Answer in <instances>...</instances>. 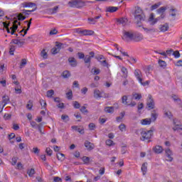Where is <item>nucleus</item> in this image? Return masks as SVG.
<instances>
[{
  "mask_svg": "<svg viewBox=\"0 0 182 182\" xmlns=\"http://www.w3.org/2000/svg\"><path fill=\"white\" fill-rule=\"evenodd\" d=\"M170 27L168 26V23H166L164 25H160L159 26V30L161 31V32H167V31H168V28Z\"/></svg>",
  "mask_w": 182,
  "mask_h": 182,
  "instance_id": "dca6fc26",
  "label": "nucleus"
},
{
  "mask_svg": "<svg viewBox=\"0 0 182 182\" xmlns=\"http://www.w3.org/2000/svg\"><path fill=\"white\" fill-rule=\"evenodd\" d=\"M88 127L90 130H95V129L96 128V125L95 124V123H90Z\"/></svg>",
  "mask_w": 182,
  "mask_h": 182,
  "instance_id": "0e129e2a",
  "label": "nucleus"
},
{
  "mask_svg": "<svg viewBox=\"0 0 182 182\" xmlns=\"http://www.w3.org/2000/svg\"><path fill=\"white\" fill-rule=\"evenodd\" d=\"M146 106L148 107V110H151L152 109H154V100H153V97L151 95H149Z\"/></svg>",
  "mask_w": 182,
  "mask_h": 182,
  "instance_id": "423d86ee",
  "label": "nucleus"
},
{
  "mask_svg": "<svg viewBox=\"0 0 182 182\" xmlns=\"http://www.w3.org/2000/svg\"><path fill=\"white\" fill-rule=\"evenodd\" d=\"M78 33H80L81 35H83L84 36H91L95 33V31L92 30H82L77 31Z\"/></svg>",
  "mask_w": 182,
  "mask_h": 182,
  "instance_id": "1a4fd4ad",
  "label": "nucleus"
},
{
  "mask_svg": "<svg viewBox=\"0 0 182 182\" xmlns=\"http://www.w3.org/2000/svg\"><path fill=\"white\" fill-rule=\"evenodd\" d=\"M133 99L135 100H140V99H141V95L135 93L133 95Z\"/></svg>",
  "mask_w": 182,
  "mask_h": 182,
  "instance_id": "a18cd8bd",
  "label": "nucleus"
},
{
  "mask_svg": "<svg viewBox=\"0 0 182 182\" xmlns=\"http://www.w3.org/2000/svg\"><path fill=\"white\" fill-rule=\"evenodd\" d=\"M55 95V91L53 90H50L47 92V97H52Z\"/></svg>",
  "mask_w": 182,
  "mask_h": 182,
  "instance_id": "09e8293b",
  "label": "nucleus"
},
{
  "mask_svg": "<svg viewBox=\"0 0 182 182\" xmlns=\"http://www.w3.org/2000/svg\"><path fill=\"white\" fill-rule=\"evenodd\" d=\"M18 25H21V22H18V20H14L13 21V26L10 28V29L13 31H17Z\"/></svg>",
  "mask_w": 182,
  "mask_h": 182,
  "instance_id": "a211bd4d",
  "label": "nucleus"
},
{
  "mask_svg": "<svg viewBox=\"0 0 182 182\" xmlns=\"http://www.w3.org/2000/svg\"><path fill=\"white\" fill-rule=\"evenodd\" d=\"M153 70V66L151 65H147L145 67V72L146 73H150Z\"/></svg>",
  "mask_w": 182,
  "mask_h": 182,
  "instance_id": "c03bdc74",
  "label": "nucleus"
},
{
  "mask_svg": "<svg viewBox=\"0 0 182 182\" xmlns=\"http://www.w3.org/2000/svg\"><path fill=\"white\" fill-rule=\"evenodd\" d=\"M66 96H67V99H68V100H72V99L73 97V92H72V90H70L68 92H67Z\"/></svg>",
  "mask_w": 182,
  "mask_h": 182,
  "instance_id": "e433bc0d",
  "label": "nucleus"
},
{
  "mask_svg": "<svg viewBox=\"0 0 182 182\" xmlns=\"http://www.w3.org/2000/svg\"><path fill=\"white\" fill-rule=\"evenodd\" d=\"M157 117H159V113H157V109H154L151 114V122H154L157 120Z\"/></svg>",
  "mask_w": 182,
  "mask_h": 182,
  "instance_id": "2eb2a0df",
  "label": "nucleus"
},
{
  "mask_svg": "<svg viewBox=\"0 0 182 182\" xmlns=\"http://www.w3.org/2000/svg\"><path fill=\"white\" fill-rule=\"evenodd\" d=\"M143 39H144L143 34L140 33H134V37L132 39L134 42H140L141 41H143Z\"/></svg>",
  "mask_w": 182,
  "mask_h": 182,
  "instance_id": "0eeeda50",
  "label": "nucleus"
},
{
  "mask_svg": "<svg viewBox=\"0 0 182 182\" xmlns=\"http://www.w3.org/2000/svg\"><path fill=\"white\" fill-rule=\"evenodd\" d=\"M166 10H167V7L162 6L157 10V12L158 14H164V12H166Z\"/></svg>",
  "mask_w": 182,
  "mask_h": 182,
  "instance_id": "ea45409f",
  "label": "nucleus"
},
{
  "mask_svg": "<svg viewBox=\"0 0 182 182\" xmlns=\"http://www.w3.org/2000/svg\"><path fill=\"white\" fill-rule=\"evenodd\" d=\"M107 146H114V143L113 142V141L112 139H107L106 141H105Z\"/></svg>",
  "mask_w": 182,
  "mask_h": 182,
  "instance_id": "6e6d98bb",
  "label": "nucleus"
},
{
  "mask_svg": "<svg viewBox=\"0 0 182 182\" xmlns=\"http://www.w3.org/2000/svg\"><path fill=\"white\" fill-rule=\"evenodd\" d=\"M134 18L137 21L136 25L138 26H141L140 23L142 21H145L146 16L144 15V13L143 12V10L141 9L140 7H137L134 12Z\"/></svg>",
  "mask_w": 182,
  "mask_h": 182,
  "instance_id": "f03ea898",
  "label": "nucleus"
},
{
  "mask_svg": "<svg viewBox=\"0 0 182 182\" xmlns=\"http://www.w3.org/2000/svg\"><path fill=\"white\" fill-rule=\"evenodd\" d=\"M105 113H114V107H105Z\"/></svg>",
  "mask_w": 182,
  "mask_h": 182,
  "instance_id": "412c9836",
  "label": "nucleus"
},
{
  "mask_svg": "<svg viewBox=\"0 0 182 182\" xmlns=\"http://www.w3.org/2000/svg\"><path fill=\"white\" fill-rule=\"evenodd\" d=\"M160 5H161V4H160V3L155 4L152 5L151 6V11H154V9H157V8H159V6H160Z\"/></svg>",
  "mask_w": 182,
  "mask_h": 182,
  "instance_id": "3c124183",
  "label": "nucleus"
},
{
  "mask_svg": "<svg viewBox=\"0 0 182 182\" xmlns=\"http://www.w3.org/2000/svg\"><path fill=\"white\" fill-rule=\"evenodd\" d=\"M173 55L174 56V58H176V59H178V58H180L181 54L180 52L178 50H176L173 53Z\"/></svg>",
  "mask_w": 182,
  "mask_h": 182,
  "instance_id": "5fc2aeb1",
  "label": "nucleus"
},
{
  "mask_svg": "<svg viewBox=\"0 0 182 182\" xmlns=\"http://www.w3.org/2000/svg\"><path fill=\"white\" fill-rule=\"evenodd\" d=\"M141 123L143 126L151 124V119H144L141 121Z\"/></svg>",
  "mask_w": 182,
  "mask_h": 182,
  "instance_id": "b1692460",
  "label": "nucleus"
},
{
  "mask_svg": "<svg viewBox=\"0 0 182 182\" xmlns=\"http://www.w3.org/2000/svg\"><path fill=\"white\" fill-rule=\"evenodd\" d=\"M95 59H97V60H98V62H102V59H105V58L103 55H99L95 56Z\"/></svg>",
  "mask_w": 182,
  "mask_h": 182,
  "instance_id": "864d4df0",
  "label": "nucleus"
},
{
  "mask_svg": "<svg viewBox=\"0 0 182 182\" xmlns=\"http://www.w3.org/2000/svg\"><path fill=\"white\" fill-rule=\"evenodd\" d=\"M123 33V41H127V42H129V41H133V38L134 36V33H133V32L124 31Z\"/></svg>",
  "mask_w": 182,
  "mask_h": 182,
  "instance_id": "39448f33",
  "label": "nucleus"
},
{
  "mask_svg": "<svg viewBox=\"0 0 182 182\" xmlns=\"http://www.w3.org/2000/svg\"><path fill=\"white\" fill-rule=\"evenodd\" d=\"M27 61L26 59L23 58L21 59V62L20 63V69H23V68H25V65H26Z\"/></svg>",
  "mask_w": 182,
  "mask_h": 182,
  "instance_id": "58836bf2",
  "label": "nucleus"
},
{
  "mask_svg": "<svg viewBox=\"0 0 182 182\" xmlns=\"http://www.w3.org/2000/svg\"><path fill=\"white\" fill-rule=\"evenodd\" d=\"M121 71H122V76L123 77H124V79H127V75L129 73V72L127 71V68H126L125 67H122L121 68Z\"/></svg>",
  "mask_w": 182,
  "mask_h": 182,
  "instance_id": "4be33fe9",
  "label": "nucleus"
},
{
  "mask_svg": "<svg viewBox=\"0 0 182 182\" xmlns=\"http://www.w3.org/2000/svg\"><path fill=\"white\" fill-rule=\"evenodd\" d=\"M46 153H47L48 156H52L53 151L50 148H46Z\"/></svg>",
  "mask_w": 182,
  "mask_h": 182,
  "instance_id": "338daca9",
  "label": "nucleus"
},
{
  "mask_svg": "<svg viewBox=\"0 0 182 182\" xmlns=\"http://www.w3.org/2000/svg\"><path fill=\"white\" fill-rule=\"evenodd\" d=\"M42 127H43V122L38 124L37 129L41 134H45V132H43V129H42Z\"/></svg>",
  "mask_w": 182,
  "mask_h": 182,
  "instance_id": "473e14b6",
  "label": "nucleus"
},
{
  "mask_svg": "<svg viewBox=\"0 0 182 182\" xmlns=\"http://www.w3.org/2000/svg\"><path fill=\"white\" fill-rule=\"evenodd\" d=\"M61 119L62 120H63V122H65V123H68V122H69V116L67 114H63L61 116Z\"/></svg>",
  "mask_w": 182,
  "mask_h": 182,
  "instance_id": "a19ab883",
  "label": "nucleus"
},
{
  "mask_svg": "<svg viewBox=\"0 0 182 182\" xmlns=\"http://www.w3.org/2000/svg\"><path fill=\"white\" fill-rule=\"evenodd\" d=\"M36 9H37V7H35V9H33V10H26V9H23L22 14H23H23L24 15H29V14H31V12H35V11H36Z\"/></svg>",
  "mask_w": 182,
  "mask_h": 182,
  "instance_id": "7c9ffc66",
  "label": "nucleus"
},
{
  "mask_svg": "<svg viewBox=\"0 0 182 182\" xmlns=\"http://www.w3.org/2000/svg\"><path fill=\"white\" fill-rule=\"evenodd\" d=\"M141 171H143V174H145V173L147 172V163H144L141 166Z\"/></svg>",
  "mask_w": 182,
  "mask_h": 182,
  "instance_id": "f704fd0d",
  "label": "nucleus"
},
{
  "mask_svg": "<svg viewBox=\"0 0 182 182\" xmlns=\"http://www.w3.org/2000/svg\"><path fill=\"white\" fill-rule=\"evenodd\" d=\"M84 144H85V147H86V149L89 150V151L95 149V144H92L89 141H85Z\"/></svg>",
  "mask_w": 182,
  "mask_h": 182,
  "instance_id": "ddd939ff",
  "label": "nucleus"
},
{
  "mask_svg": "<svg viewBox=\"0 0 182 182\" xmlns=\"http://www.w3.org/2000/svg\"><path fill=\"white\" fill-rule=\"evenodd\" d=\"M91 60H92V58H91L90 55H87L84 57L85 63H90Z\"/></svg>",
  "mask_w": 182,
  "mask_h": 182,
  "instance_id": "4c0bfd02",
  "label": "nucleus"
},
{
  "mask_svg": "<svg viewBox=\"0 0 182 182\" xmlns=\"http://www.w3.org/2000/svg\"><path fill=\"white\" fill-rule=\"evenodd\" d=\"M80 110L82 113H84V114L89 113V111L87 109H86V107H85V106L81 107Z\"/></svg>",
  "mask_w": 182,
  "mask_h": 182,
  "instance_id": "e2e57ef3",
  "label": "nucleus"
},
{
  "mask_svg": "<svg viewBox=\"0 0 182 182\" xmlns=\"http://www.w3.org/2000/svg\"><path fill=\"white\" fill-rule=\"evenodd\" d=\"M54 182H62V178H59L58 176L54 177Z\"/></svg>",
  "mask_w": 182,
  "mask_h": 182,
  "instance_id": "774afa93",
  "label": "nucleus"
},
{
  "mask_svg": "<svg viewBox=\"0 0 182 182\" xmlns=\"http://www.w3.org/2000/svg\"><path fill=\"white\" fill-rule=\"evenodd\" d=\"M119 129L120 130V132H125L126 131V124H121L119 126Z\"/></svg>",
  "mask_w": 182,
  "mask_h": 182,
  "instance_id": "603ef678",
  "label": "nucleus"
},
{
  "mask_svg": "<svg viewBox=\"0 0 182 182\" xmlns=\"http://www.w3.org/2000/svg\"><path fill=\"white\" fill-rule=\"evenodd\" d=\"M58 9H59V6H55L53 9H49V12L50 14H51V15H53L54 14L58 13Z\"/></svg>",
  "mask_w": 182,
  "mask_h": 182,
  "instance_id": "cd10ccee",
  "label": "nucleus"
},
{
  "mask_svg": "<svg viewBox=\"0 0 182 182\" xmlns=\"http://www.w3.org/2000/svg\"><path fill=\"white\" fill-rule=\"evenodd\" d=\"M139 132L141 134L140 140H141V141H148V143H150V141H151L150 139L153 137V130L151 129L149 131H146L144 129H140Z\"/></svg>",
  "mask_w": 182,
  "mask_h": 182,
  "instance_id": "7ed1b4c3",
  "label": "nucleus"
},
{
  "mask_svg": "<svg viewBox=\"0 0 182 182\" xmlns=\"http://www.w3.org/2000/svg\"><path fill=\"white\" fill-rule=\"evenodd\" d=\"M21 6H23V8H33V6H35L36 8V4L32 2H23L21 4Z\"/></svg>",
  "mask_w": 182,
  "mask_h": 182,
  "instance_id": "4468645a",
  "label": "nucleus"
},
{
  "mask_svg": "<svg viewBox=\"0 0 182 182\" xmlns=\"http://www.w3.org/2000/svg\"><path fill=\"white\" fill-rule=\"evenodd\" d=\"M122 103L123 105H129L127 102V97L126 95H124L122 97Z\"/></svg>",
  "mask_w": 182,
  "mask_h": 182,
  "instance_id": "680f3d73",
  "label": "nucleus"
},
{
  "mask_svg": "<svg viewBox=\"0 0 182 182\" xmlns=\"http://www.w3.org/2000/svg\"><path fill=\"white\" fill-rule=\"evenodd\" d=\"M141 71L139 69H136L134 70V75L136 77L137 80H139V83H141L143 82V78L141 77Z\"/></svg>",
  "mask_w": 182,
  "mask_h": 182,
  "instance_id": "9b49d317",
  "label": "nucleus"
},
{
  "mask_svg": "<svg viewBox=\"0 0 182 182\" xmlns=\"http://www.w3.org/2000/svg\"><path fill=\"white\" fill-rule=\"evenodd\" d=\"M117 21L119 23H120L121 25H123V26H124V25H126V23H127V18H121L118 19Z\"/></svg>",
  "mask_w": 182,
  "mask_h": 182,
  "instance_id": "a878e982",
  "label": "nucleus"
},
{
  "mask_svg": "<svg viewBox=\"0 0 182 182\" xmlns=\"http://www.w3.org/2000/svg\"><path fill=\"white\" fill-rule=\"evenodd\" d=\"M165 154L167 157V161H173V151L170 149H165Z\"/></svg>",
  "mask_w": 182,
  "mask_h": 182,
  "instance_id": "6e6552de",
  "label": "nucleus"
},
{
  "mask_svg": "<svg viewBox=\"0 0 182 182\" xmlns=\"http://www.w3.org/2000/svg\"><path fill=\"white\" fill-rule=\"evenodd\" d=\"M74 109H80V104L77 101H74L73 103Z\"/></svg>",
  "mask_w": 182,
  "mask_h": 182,
  "instance_id": "49530a36",
  "label": "nucleus"
},
{
  "mask_svg": "<svg viewBox=\"0 0 182 182\" xmlns=\"http://www.w3.org/2000/svg\"><path fill=\"white\" fill-rule=\"evenodd\" d=\"M159 65L161 66V68H166L167 66V63H166V61L159 60Z\"/></svg>",
  "mask_w": 182,
  "mask_h": 182,
  "instance_id": "79ce46f5",
  "label": "nucleus"
},
{
  "mask_svg": "<svg viewBox=\"0 0 182 182\" xmlns=\"http://www.w3.org/2000/svg\"><path fill=\"white\" fill-rule=\"evenodd\" d=\"M57 159L60 161H63V160H65V154L59 152L58 154H57Z\"/></svg>",
  "mask_w": 182,
  "mask_h": 182,
  "instance_id": "2f4dec72",
  "label": "nucleus"
},
{
  "mask_svg": "<svg viewBox=\"0 0 182 182\" xmlns=\"http://www.w3.org/2000/svg\"><path fill=\"white\" fill-rule=\"evenodd\" d=\"M161 16L157 18H154V14L152 13L150 14L149 18H148V22H149L151 26H154V25H156V23L159 22L160 19H164L166 14L164 13H161Z\"/></svg>",
  "mask_w": 182,
  "mask_h": 182,
  "instance_id": "20e7f679",
  "label": "nucleus"
},
{
  "mask_svg": "<svg viewBox=\"0 0 182 182\" xmlns=\"http://www.w3.org/2000/svg\"><path fill=\"white\" fill-rule=\"evenodd\" d=\"M163 147L160 146H156L154 148V151L155 153H156V154H160L161 153H163Z\"/></svg>",
  "mask_w": 182,
  "mask_h": 182,
  "instance_id": "aec40b11",
  "label": "nucleus"
},
{
  "mask_svg": "<svg viewBox=\"0 0 182 182\" xmlns=\"http://www.w3.org/2000/svg\"><path fill=\"white\" fill-rule=\"evenodd\" d=\"M17 21H25L26 16H23V13H19L17 14Z\"/></svg>",
  "mask_w": 182,
  "mask_h": 182,
  "instance_id": "393cba45",
  "label": "nucleus"
},
{
  "mask_svg": "<svg viewBox=\"0 0 182 182\" xmlns=\"http://www.w3.org/2000/svg\"><path fill=\"white\" fill-rule=\"evenodd\" d=\"M17 161H18V158L13 157L11 159V164H12V166H15L16 164Z\"/></svg>",
  "mask_w": 182,
  "mask_h": 182,
  "instance_id": "69168bd1",
  "label": "nucleus"
},
{
  "mask_svg": "<svg viewBox=\"0 0 182 182\" xmlns=\"http://www.w3.org/2000/svg\"><path fill=\"white\" fill-rule=\"evenodd\" d=\"M164 116L168 117L170 120L173 119V114L170 111H165Z\"/></svg>",
  "mask_w": 182,
  "mask_h": 182,
  "instance_id": "c756f323",
  "label": "nucleus"
},
{
  "mask_svg": "<svg viewBox=\"0 0 182 182\" xmlns=\"http://www.w3.org/2000/svg\"><path fill=\"white\" fill-rule=\"evenodd\" d=\"M82 161L85 163V164H88L89 161H90V158L88 156H83Z\"/></svg>",
  "mask_w": 182,
  "mask_h": 182,
  "instance_id": "8fccbe9b",
  "label": "nucleus"
},
{
  "mask_svg": "<svg viewBox=\"0 0 182 182\" xmlns=\"http://www.w3.org/2000/svg\"><path fill=\"white\" fill-rule=\"evenodd\" d=\"M102 95H103V92H100V90H94L95 99H100V97H102Z\"/></svg>",
  "mask_w": 182,
  "mask_h": 182,
  "instance_id": "6ab92c4d",
  "label": "nucleus"
},
{
  "mask_svg": "<svg viewBox=\"0 0 182 182\" xmlns=\"http://www.w3.org/2000/svg\"><path fill=\"white\" fill-rule=\"evenodd\" d=\"M27 173L28 174L29 177H32L33 174H35V169L31 168L30 170H28Z\"/></svg>",
  "mask_w": 182,
  "mask_h": 182,
  "instance_id": "de8ad7c7",
  "label": "nucleus"
},
{
  "mask_svg": "<svg viewBox=\"0 0 182 182\" xmlns=\"http://www.w3.org/2000/svg\"><path fill=\"white\" fill-rule=\"evenodd\" d=\"M3 107H5V106H6V105H8V103H9V97L4 95L3 96Z\"/></svg>",
  "mask_w": 182,
  "mask_h": 182,
  "instance_id": "bb28decb",
  "label": "nucleus"
},
{
  "mask_svg": "<svg viewBox=\"0 0 182 182\" xmlns=\"http://www.w3.org/2000/svg\"><path fill=\"white\" fill-rule=\"evenodd\" d=\"M74 116L76 119H78L77 122H80V120H82V115H80V112L75 113Z\"/></svg>",
  "mask_w": 182,
  "mask_h": 182,
  "instance_id": "4d7b16f0",
  "label": "nucleus"
},
{
  "mask_svg": "<svg viewBox=\"0 0 182 182\" xmlns=\"http://www.w3.org/2000/svg\"><path fill=\"white\" fill-rule=\"evenodd\" d=\"M32 107H33V102L32 100H29L26 105V108L28 109V110H32Z\"/></svg>",
  "mask_w": 182,
  "mask_h": 182,
  "instance_id": "c9c22d12",
  "label": "nucleus"
},
{
  "mask_svg": "<svg viewBox=\"0 0 182 182\" xmlns=\"http://www.w3.org/2000/svg\"><path fill=\"white\" fill-rule=\"evenodd\" d=\"M62 75L64 77V79H68V77H70V72L65 70L63 71Z\"/></svg>",
  "mask_w": 182,
  "mask_h": 182,
  "instance_id": "72a5a7b5",
  "label": "nucleus"
},
{
  "mask_svg": "<svg viewBox=\"0 0 182 182\" xmlns=\"http://www.w3.org/2000/svg\"><path fill=\"white\" fill-rule=\"evenodd\" d=\"M92 1H83L82 0H70L68 1V6L70 8H76L77 9H82L84 6H86L87 4H92Z\"/></svg>",
  "mask_w": 182,
  "mask_h": 182,
  "instance_id": "f257e3e1",
  "label": "nucleus"
},
{
  "mask_svg": "<svg viewBox=\"0 0 182 182\" xmlns=\"http://www.w3.org/2000/svg\"><path fill=\"white\" fill-rule=\"evenodd\" d=\"M39 124H38L36 122L34 121H31V126L33 128V129H38V126Z\"/></svg>",
  "mask_w": 182,
  "mask_h": 182,
  "instance_id": "052dcab7",
  "label": "nucleus"
},
{
  "mask_svg": "<svg viewBox=\"0 0 182 182\" xmlns=\"http://www.w3.org/2000/svg\"><path fill=\"white\" fill-rule=\"evenodd\" d=\"M40 104L41 106V109H46V101L44 100H40Z\"/></svg>",
  "mask_w": 182,
  "mask_h": 182,
  "instance_id": "37998d69",
  "label": "nucleus"
},
{
  "mask_svg": "<svg viewBox=\"0 0 182 182\" xmlns=\"http://www.w3.org/2000/svg\"><path fill=\"white\" fill-rule=\"evenodd\" d=\"M41 56L43 58V59H48V53L45 51V50H43L41 51Z\"/></svg>",
  "mask_w": 182,
  "mask_h": 182,
  "instance_id": "13d9d810",
  "label": "nucleus"
},
{
  "mask_svg": "<svg viewBox=\"0 0 182 182\" xmlns=\"http://www.w3.org/2000/svg\"><path fill=\"white\" fill-rule=\"evenodd\" d=\"M68 63L71 68H76L77 66V61L74 57H70L68 58Z\"/></svg>",
  "mask_w": 182,
  "mask_h": 182,
  "instance_id": "9d476101",
  "label": "nucleus"
},
{
  "mask_svg": "<svg viewBox=\"0 0 182 182\" xmlns=\"http://www.w3.org/2000/svg\"><path fill=\"white\" fill-rule=\"evenodd\" d=\"M63 45H64L63 43L56 42L55 46L58 49H59L60 50L62 49V48H63Z\"/></svg>",
  "mask_w": 182,
  "mask_h": 182,
  "instance_id": "bf43d9fd",
  "label": "nucleus"
},
{
  "mask_svg": "<svg viewBox=\"0 0 182 182\" xmlns=\"http://www.w3.org/2000/svg\"><path fill=\"white\" fill-rule=\"evenodd\" d=\"M119 10V7L116 6H108L106 9V12H109L110 14H113V12H116Z\"/></svg>",
  "mask_w": 182,
  "mask_h": 182,
  "instance_id": "f3484780",
  "label": "nucleus"
},
{
  "mask_svg": "<svg viewBox=\"0 0 182 182\" xmlns=\"http://www.w3.org/2000/svg\"><path fill=\"white\" fill-rule=\"evenodd\" d=\"M142 28L146 32V33H154V32H156V29H154V28H147L142 27Z\"/></svg>",
  "mask_w": 182,
  "mask_h": 182,
  "instance_id": "c85d7f7f",
  "label": "nucleus"
},
{
  "mask_svg": "<svg viewBox=\"0 0 182 182\" xmlns=\"http://www.w3.org/2000/svg\"><path fill=\"white\" fill-rule=\"evenodd\" d=\"M102 15L97 16L94 18H88V22L90 25H95L97 22V19H100Z\"/></svg>",
  "mask_w": 182,
  "mask_h": 182,
  "instance_id": "f8f14e48",
  "label": "nucleus"
},
{
  "mask_svg": "<svg viewBox=\"0 0 182 182\" xmlns=\"http://www.w3.org/2000/svg\"><path fill=\"white\" fill-rule=\"evenodd\" d=\"M91 73L97 76V75H99L100 73V69L94 67L91 69Z\"/></svg>",
  "mask_w": 182,
  "mask_h": 182,
  "instance_id": "5701e85b",
  "label": "nucleus"
}]
</instances>
